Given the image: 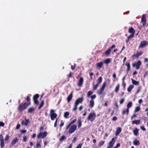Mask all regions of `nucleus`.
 I'll return each instance as SVG.
<instances>
[{
  "instance_id": "obj_18",
  "label": "nucleus",
  "mask_w": 148,
  "mask_h": 148,
  "mask_svg": "<svg viewBox=\"0 0 148 148\" xmlns=\"http://www.w3.org/2000/svg\"><path fill=\"white\" fill-rule=\"evenodd\" d=\"M121 131V129L120 127H118L116 132L115 135L116 136H118Z\"/></svg>"
},
{
  "instance_id": "obj_12",
  "label": "nucleus",
  "mask_w": 148,
  "mask_h": 148,
  "mask_svg": "<svg viewBox=\"0 0 148 148\" xmlns=\"http://www.w3.org/2000/svg\"><path fill=\"white\" fill-rule=\"evenodd\" d=\"M132 106V102H129L127 104V109L126 110V112L128 114L129 112V109Z\"/></svg>"
},
{
  "instance_id": "obj_15",
  "label": "nucleus",
  "mask_w": 148,
  "mask_h": 148,
  "mask_svg": "<svg viewBox=\"0 0 148 148\" xmlns=\"http://www.w3.org/2000/svg\"><path fill=\"white\" fill-rule=\"evenodd\" d=\"M132 83L136 86L138 85L139 84V82L138 81H136L132 78L131 79Z\"/></svg>"
},
{
  "instance_id": "obj_30",
  "label": "nucleus",
  "mask_w": 148,
  "mask_h": 148,
  "mask_svg": "<svg viewBox=\"0 0 148 148\" xmlns=\"http://www.w3.org/2000/svg\"><path fill=\"white\" fill-rule=\"evenodd\" d=\"M77 123L78 124V128H80L82 126V123L81 120L79 119H78L77 121Z\"/></svg>"
},
{
  "instance_id": "obj_49",
  "label": "nucleus",
  "mask_w": 148,
  "mask_h": 148,
  "mask_svg": "<svg viewBox=\"0 0 148 148\" xmlns=\"http://www.w3.org/2000/svg\"><path fill=\"white\" fill-rule=\"evenodd\" d=\"M77 121V119H74L72 122H71L70 123V124H73L74 123L76 122Z\"/></svg>"
},
{
  "instance_id": "obj_29",
  "label": "nucleus",
  "mask_w": 148,
  "mask_h": 148,
  "mask_svg": "<svg viewBox=\"0 0 148 148\" xmlns=\"http://www.w3.org/2000/svg\"><path fill=\"white\" fill-rule=\"evenodd\" d=\"M72 98V93L70 94L67 97V101L68 102H70Z\"/></svg>"
},
{
  "instance_id": "obj_26",
  "label": "nucleus",
  "mask_w": 148,
  "mask_h": 148,
  "mask_svg": "<svg viewBox=\"0 0 148 148\" xmlns=\"http://www.w3.org/2000/svg\"><path fill=\"white\" fill-rule=\"evenodd\" d=\"M125 65L127 66V71H128L130 70V64L129 62H127L126 63Z\"/></svg>"
},
{
  "instance_id": "obj_13",
  "label": "nucleus",
  "mask_w": 148,
  "mask_h": 148,
  "mask_svg": "<svg viewBox=\"0 0 148 148\" xmlns=\"http://www.w3.org/2000/svg\"><path fill=\"white\" fill-rule=\"evenodd\" d=\"M143 53V52L142 51H140V52L138 51L136 54L133 55V56L136 58H138L139 56L141 55Z\"/></svg>"
},
{
  "instance_id": "obj_3",
  "label": "nucleus",
  "mask_w": 148,
  "mask_h": 148,
  "mask_svg": "<svg viewBox=\"0 0 148 148\" xmlns=\"http://www.w3.org/2000/svg\"><path fill=\"white\" fill-rule=\"evenodd\" d=\"M96 114L94 112L90 113L87 118V119L88 121H90L91 122L93 121L95 119Z\"/></svg>"
},
{
  "instance_id": "obj_10",
  "label": "nucleus",
  "mask_w": 148,
  "mask_h": 148,
  "mask_svg": "<svg viewBox=\"0 0 148 148\" xmlns=\"http://www.w3.org/2000/svg\"><path fill=\"white\" fill-rule=\"evenodd\" d=\"M29 123V119H27L26 118H25V120H22L21 122L22 125H25L26 126H27Z\"/></svg>"
},
{
  "instance_id": "obj_5",
  "label": "nucleus",
  "mask_w": 148,
  "mask_h": 148,
  "mask_svg": "<svg viewBox=\"0 0 148 148\" xmlns=\"http://www.w3.org/2000/svg\"><path fill=\"white\" fill-rule=\"evenodd\" d=\"M47 134V133L45 132H40L37 136L38 138L43 139L45 138Z\"/></svg>"
},
{
  "instance_id": "obj_52",
  "label": "nucleus",
  "mask_w": 148,
  "mask_h": 148,
  "mask_svg": "<svg viewBox=\"0 0 148 148\" xmlns=\"http://www.w3.org/2000/svg\"><path fill=\"white\" fill-rule=\"evenodd\" d=\"M77 138L76 137H74L72 140V143H75L77 140Z\"/></svg>"
},
{
  "instance_id": "obj_1",
  "label": "nucleus",
  "mask_w": 148,
  "mask_h": 148,
  "mask_svg": "<svg viewBox=\"0 0 148 148\" xmlns=\"http://www.w3.org/2000/svg\"><path fill=\"white\" fill-rule=\"evenodd\" d=\"M83 100V98L82 97L79 98L76 100L73 109V111H75L77 108L78 105L79 103H81Z\"/></svg>"
},
{
  "instance_id": "obj_22",
  "label": "nucleus",
  "mask_w": 148,
  "mask_h": 148,
  "mask_svg": "<svg viewBox=\"0 0 148 148\" xmlns=\"http://www.w3.org/2000/svg\"><path fill=\"white\" fill-rule=\"evenodd\" d=\"M42 140H40L39 142L37 141L36 145V148H40L41 144L42 143Z\"/></svg>"
},
{
  "instance_id": "obj_27",
  "label": "nucleus",
  "mask_w": 148,
  "mask_h": 148,
  "mask_svg": "<svg viewBox=\"0 0 148 148\" xmlns=\"http://www.w3.org/2000/svg\"><path fill=\"white\" fill-rule=\"evenodd\" d=\"M66 137L65 136H62L60 138V142H62L64 140H66Z\"/></svg>"
},
{
  "instance_id": "obj_39",
  "label": "nucleus",
  "mask_w": 148,
  "mask_h": 148,
  "mask_svg": "<svg viewBox=\"0 0 148 148\" xmlns=\"http://www.w3.org/2000/svg\"><path fill=\"white\" fill-rule=\"evenodd\" d=\"M104 142H105V141H100L99 143V147H101L103 145V144H104Z\"/></svg>"
},
{
  "instance_id": "obj_51",
  "label": "nucleus",
  "mask_w": 148,
  "mask_h": 148,
  "mask_svg": "<svg viewBox=\"0 0 148 148\" xmlns=\"http://www.w3.org/2000/svg\"><path fill=\"white\" fill-rule=\"evenodd\" d=\"M120 146V143H118L116 146H115L113 148H118V147H119Z\"/></svg>"
},
{
  "instance_id": "obj_38",
  "label": "nucleus",
  "mask_w": 148,
  "mask_h": 148,
  "mask_svg": "<svg viewBox=\"0 0 148 148\" xmlns=\"http://www.w3.org/2000/svg\"><path fill=\"white\" fill-rule=\"evenodd\" d=\"M69 115V113L68 112H66L64 113V116L66 118H68V116Z\"/></svg>"
},
{
  "instance_id": "obj_31",
  "label": "nucleus",
  "mask_w": 148,
  "mask_h": 148,
  "mask_svg": "<svg viewBox=\"0 0 148 148\" xmlns=\"http://www.w3.org/2000/svg\"><path fill=\"white\" fill-rule=\"evenodd\" d=\"M140 109V106H138L136 107L134 110V112L136 113V112H138Z\"/></svg>"
},
{
  "instance_id": "obj_45",
  "label": "nucleus",
  "mask_w": 148,
  "mask_h": 148,
  "mask_svg": "<svg viewBox=\"0 0 148 148\" xmlns=\"http://www.w3.org/2000/svg\"><path fill=\"white\" fill-rule=\"evenodd\" d=\"M125 76L122 78V84H125V85H126V84H125L124 83V81H125Z\"/></svg>"
},
{
  "instance_id": "obj_32",
  "label": "nucleus",
  "mask_w": 148,
  "mask_h": 148,
  "mask_svg": "<svg viewBox=\"0 0 148 148\" xmlns=\"http://www.w3.org/2000/svg\"><path fill=\"white\" fill-rule=\"evenodd\" d=\"M120 88V85L119 84H118L116 86L115 89V92H117L119 90Z\"/></svg>"
},
{
  "instance_id": "obj_9",
  "label": "nucleus",
  "mask_w": 148,
  "mask_h": 148,
  "mask_svg": "<svg viewBox=\"0 0 148 148\" xmlns=\"http://www.w3.org/2000/svg\"><path fill=\"white\" fill-rule=\"evenodd\" d=\"M141 62L139 60L136 63L133 64L132 65L133 67H136V69L137 70H138L141 64Z\"/></svg>"
},
{
  "instance_id": "obj_4",
  "label": "nucleus",
  "mask_w": 148,
  "mask_h": 148,
  "mask_svg": "<svg viewBox=\"0 0 148 148\" xmlns=\"http://www.w3.org/2000/svg\"><path fill=\"white\" fill-rule=\"evenodd\" d=\"M116 138H113L108 143L107 148H112L116 141Z\"/></svg>"
},
{
  "instance_id": "obj_6",
  "label": "nucleus",
  "mask_w": 148,
  "mask_h": 148,
  "mask_svg": "<svg viewBox=\"0 0 148 148\" xmlns=\"http://www.w3.org/2000/svg\"><path fill=\"white\" fill-rule=\"evenodd\" d=\"M55 111L53 110H51L50 111V115L51 119V120H54L55 118H56L57 116V114L54 113Z\"/></svg>"
},
{
  "instance_id": "obj_58",
  "label": "nucleus",
  "mask_w": 148,
  "mask_h": 148,
  "mask_svg": "<svg viewBox=\"0 0 148 148\" xmlns=\"http://www.w3.org/2000/svg\"><path fill=\"white\" fill-rule=\"evenodd\" d=\"M126 112V110H123L122 111V114L123 116L124 115L125 113Z\"/></svg>"
},
{
  "instance_id": "obj_42",
  "label": "nucleus",
  "mask_w": 148,
  "mask_h": 148,
  "mask_svg": "<svg viewBox=\"0 0 148 148\" xmlns=\"http://www.w3.org/2000/svg\"><path fill=\"white\" fill-rule=\"evenodd\" d=\"M0 146L2 148L4 146V141H1Z\"/></svg>"
},
{
  "instance_id": "obj_17",
  "label": "nucleus",
  "mask_w": 148,
  "mask_h": 148,
  "mask_svg": "<svg viewBox=\"0 0 148 148\" xmlns=\"http://www.w3.org/2000/svg\"><path fill=\"white\" fill-rule=\"evenodd\" d=\"M138 131L139 130L137 128H135L133 130V132L134 133V135L136 136H138L139 134Z\"/></svg>"
},
{
  "instance_id": "obj_37",
  "label": "nucleus",
  "mask_w": 148,
  "mask_h": 148,
  "mask_svg": "<svg viewBox=\"0 0 148 148\" xmlns=\"http://www.w3.org/2000/svg\"><path fill=\"white\" fill-rule=\"evenodd\" d=\"M110 62V59L108 58L106 60L104 61V63L106 64H109Z\"/></svg>"
},
{
  "instance_id": "obj_14",
  "label": "nucleus",
  "mask_w": 148,
  "mask_h": 148,
  "mask_svg": "<svg viewBox=\"0 0 148 148\" xmlns=\"http://www.w3.org/2000/svg\"><path fill=\"white\" fill-rule=\"evenodd\" d=\"M18 140V138L17 137H16L12 140L11 142V144L12 145H14L17 142Z\"/></svg>"
},
{
  "instance_id": "obj_8",
  "label": "nucleus",
  "mask_w": 148,
  "mask_h": 148,
  "mask_svg": "<svg viewBox=\"0 0 148 148\" xmlns=\"http://www.w3.org/2000/svg\"><path fill=\"white\" fill-rule=\"evenodd\" d=\"M148 45V42L146 40L142 41L139 46V48H143Z\"/></svg>"
},
{
  "instance_id": "obj_41",
  "label": "nucleus",
  "mask_w": 148,
  "mask_h": 148,
  "mask_svg": "<svg viewBox=\"0 0 148 148\" xmlns=\"http://www.w3.org/2000/svg\"><path fill=\"white\" fill-rule=\"evenodd\" d=\"M9 138L10 137L8 135H6V137L5 138V141H8L9 140Z\"/></svg>"
},
{
  "instance_id": "obj_60",
  "label": "nucleus",
  "mask_w": 148,
  "mask_h": 148,
  "mask_svg": "<svg viewBox=\"0 0 148 148\" xmlns=\"http://www.w3.org/2000/svg\"><path fill=\"white\" fill-rule=\"evenodd\" d=\"M27 101L28 102H29V103H30L29 101H30V99L29 98L28 96L27 97Z\"/></svg>"
},
{
  "instance_id": "obj_63",
  "label": "nucleus",
  "mask_w": 148,
  "mask_h": 148,
  "mask_svg": "<svg viewBox=\"0 0 148 148\" xmlns=\"http://www.w3.org/2000/svg\"><path fill=\"white\" fill-rule=\"evenodd\" d=\"M103 92L102 91H101L99 90L98 92V94L99 95H101L102 94V93Z\"/></svg>"
},
{
  "instance_id": "obj_62",
  "label": "nucleus",
  "mask_w": 148,
  "mask_h": 148,
  "mask_svg": "<svg viewBox=\"0 0 148 148\" xmlns=\"http://www.w3.org/2000/svg\"><path fill=\"white\" fill-rule=\"evenodd\" d=\"M136 117V115L135 114H134L131 117V119L132 120L134 118Z\"/></svg>"
},
{
  "instance_id": "obj_25",
  "label": "nucleus",
  "mask_w": 148,
  "mask_h": 148,
  "mask_svg": "<svg viewBox=\"0 0 148 148\" xmlns=\"http://www.w3.org/2000/svg\"><path fill=\"white\" fill-rule=\"evenodd\" d=\"M140 122V120H134L132 121V124H136V125L139 124Z\"/></svg>"
},
{
  "instance_id": "obj_47",
  "label": "nucleus",
  "mask_w": 148,
  "mask_h": 148,
  "mask_svg": "<svg viewBox=\"0 0 148 148\" xmlns=\"http://www.w3.org/2000/svg\"><path fill=\"white\" fill-rule=\"evenodd\" d=\"M134 34H132L131 35H130L129 36H128V38H133L134 36Z\"/></svg>"
},
{
  "instance_id": "obj_64",
  "label": "nucleus",
  "mask_w": 148,
  "mask_h": 148,
  "mask_svg": "<svg viewBox=\"0 0 148 148\" xmlns=\"http://www.w3.org/2000/svg\"><path fill=\"white\" fill-rule=\"evenodd\" d=\"M71 125L70 124V123H69L66 127V129L67 130L68 129L69 127H70V126Z\"/></svg>"
},
{
  "instance_id": "obj_59",
  "label": "nucleus",
  "mask_w": 148,
  "mask_h": 148,
  "mask_svg": "<svg viewBox=\"0 0 148 148\" xmlns=\"http://www.w3.org/2000/svg\"><path fill=\"white\" fill-rule=\"evenodd\" d=\"M4 123L2 122H0V126H3L4 125Z\"/></svg>"
},
{
  "instance_id": "obj_20",
  "label": "nucleus",
  "mask_w": 148,
  "mask_h": 148,
  "mask_svg": "<svg viewBox=\"0 0 148 148\" xmlns=\"http://www.w3.org/2000/svg\"><path fill=\"white\" fill-rule=\"evenodd\" d=\"M134 145H139L140 144L139 141L136 139H135L133 142Z\"/></svg>"
},
{
  "instance_id": "obj_21",
  "label": "nucleus",
  "mask_w": 148,
  "mask_h": 148,
  "mask_svg": "<svg viewBox=\"0 0 148 148\" xmlns=\"http://www.w3.org/2000/svg\"><path fill=\"white\" fill-rule=\"evenodd\" d=\"M141 23L142 24L143 26H145L146 23V18H141Z\"/></svg>"
},
{
  "instance_id": "obj_7",
  "label": "nucleus",
  "mask_w": 148,
  "mask_h": 148,
  "mask_svg": "<svg viewBox=\"0 0 148 148\" xmlns=\"http://www.w3.org/2000/svg\"><path fill=\"white\" fill-rule=\"evenodd\" d=\"M77 128V125H73L70 127L69 129V133L71 134L74 132L76 130Z\"/></svg>"
},
{
  "instance_id": "obj_36",
  "label": "nucleus",
  "mask_w": 148,
  "mask_h": 148,
  "mask_svg": "<svg viewBox=\"0 0 148 148\" xmlns=\"http://www.w3.org/2000/svg\"><path fill=\"white\" fill-rule=\"evenodd\" d=\"M111 49L109 48L108 50H106L105 52V54L107 55H108L110 54V53L111 52Z\"/></svg>"
},
{
  "instance_id": "obj_48",
  "label": "nucleus",
  "mask_w": 148,
  "mask_h": 148,
  "mask_svg": "<svg viewBox=\"0 0 148 148\" xmlns=\"http://www.w3.org/2000/svg\"><path fill=\"white\" fill-rule=\"evenodd\" d=\"M34 102V103L35 104L38 105V102L37 99H33Z\"/></svg>"
},
{
  "instance_id": "obj_24",
  "label": "nucleus",
  "mask_w": 148,
  "mask_h": 148,
  "mask_svg": "<svg viewBox=\"0 0 148 148\" xmlns=\"http://www.w3.org/2000/svg\"><path fill=\"white\" fill-rule=\"evenodd\" d=\"M102 78L101 77H100L99 78L97 79V84L99 85V84L101 83L102 81Z\"/></svg>"
},
{
  "instance_id": "obj_11",
  "label": "nucleus",
  "mask_w": 148,
  "mask_h": 148,
  "mask_svg": "<svg viewBox=\"0 0 148 148\" xmlns=\"http://www.w3.org/2000/svg\"><path fill=\"white\" fill-rule=\"evenodd\" d=\"M84 82V79L82 77H80L79 80L77 84V85L79 87H81L82 85L83 84Z\"/></svg>"
},
{
  "instance_id": "obj_23",
  "label": "nucleus",
  "mask_w": 148,
  "mask_h": 148,
  "mask_svg": "<svg viewBox=\"0 0 148 148\" xmlns=\"http://www.w3.org/2000/svg\"><path fill=\"white\" fill-rule=\"evenodd\" d=\"M134 86L133 84L130 85L128 88H127V90L128 92H130L131 90L134 88Z\"/></svg>"
},
{
  "instance_id": "obj_34",
  "label": "nucleus",
  "mask_w": 148,
  "mask_h": 148,
  "mask_svg": "<svg viewBox=\"0 0 148 148\" xmlns=\"http://www.w3.org/2000/svg\"><path fill=\"white\" fill-rule=\"evenodd\" d=\"M44 105V101L43 100L41 102L40 105L39 106L38 108V109H40V108H42L43 106Z\"/></svg>"
},
{
  "instance_id": "obj_50",
  "label": "nucleus",
  "mask_w": 148,
  "mask_h": 148,
  "mask_svg": "<svg viewBox=\"0 0 148 148\" xmlns=\"http://www.w3.org/2000/svg\"><path fill=\"white\" fill-rule=\"evenodd\" d=\"M124 99H122L120 100V104H122L124 102Z\"/></svg>"
},
{
  "instance_id": "obj_43",
  "label": "nucleus",
  "mask_w": 148,
  "mask_h": 148,
  "mask_svg": "<svg viewBox=\"0 0 148 148\" xmlns=\"http://www.w3.org/2000/svg\"><path fill=\"white\" fill-rule=\"evenodd\" d=\"M99 85L97 84L96 85H93V89L94 90H96L97 89V87L99 86Z\"/></svg>"
},
{
  "instance_id": "obj_55",
  "label": "nucleus",
  "mask_w": 148,
  "mask_h": 148,
  "mask_svg": "<svg viewBox=\"0 0 148 148\" xmlns=\"http://www.w3.org/2000/svg\"><path fill=\"white\" fill-rule=\"evenodd\" d=\"M20 125L19 124H18L16 127V129L17 130L18 129L20 128Z\"/></svg>"
},
{
  "instance_id": "obj_35",
  "label": "nucleus",
  "mask_w": 148,
  "mask_h": 148,
  "mask_svg": "<svg viewBox=\"0 0 148 148\" xmlns=\"http://www.w3.org/2000/svg\"><path fill=\"white\" fill-rule=\"evenodd\" d=\"M93 93V92L92 91H90L88 92L87 93V97H90V95Z\"/></svg>"
},
{
  "instance_id": "obj_2",
  "label": "nucleus",
  "mask_w": 148,
  "mask_h": 148,
  "mask_svg": "<svg viewBox=\"0 0 148 148\" xmlns=\"http://www.w3.org/2000/svg\"><path fill=\"white\" fill-rule=\"evenodd\" d=\"M29 105V103H25L24 104L21 103L19 105L18 109L20 112H22Z\"/></svg>"
},
{
  "instance_id": "obj_46",
  "label": "nucleus",
  "mask_w": 148,
  "mask_h": 148,
  "mask_svg": "<svg viewBox=\"0 0 148 148\" xmlns=\"http://www.w3.org/2000/svg\"><path fill=\"white\" fill-rule=\"evenodd\" d=\"M4 141L3 139V137L1 134L0 135V141Z\"/></svg>"
},
{
  "instance_id": "obj_44",
  "label": "nucleus",
  "mask_w": 148,
  "mask_h": 148,
  "mask_svg": "<svg viewBox=\"0 0 148 148\" xmlns=\"http://www.w3.org/2000/svg\"><path fill=\"white\" fill-rule=\"evenodd\" d=\"M96 97V95H94L90 96V98L91 99V100H93L95 99Z\"/></svg>"
},
{
  "instance_id": "obj_16",
  "label": "nucleus",
  "mask_w": 148,
  "mask_h": 148,
  "mask_svg": "<svg viewBox=\"0 0 148 148\" xmlns=\"http://www.w3.org/2000/svg\"><path fill=\"white\" fill-rule=\"evenodd\" d=\"M103 65V62H101L99 63H97L96 64V66L98 69L101 68Z\"/></svg>"
},
{
  "instance_id": "obj_61",
  "label": "nucleus",
  "mask_w": 148,
  "mask_h": 148,
  "mask_svg": "<svg viewBox=\"0 0 148 148\" xmlns=\"http://www.w3.org/2000/svg\"><path fill=\"white\" fill-rule=\"evenodd\" d=\"M140 127L141 129L143 131H145L146 130L145 128L143 126H141Z\"/></svg>"
},
{
  "instance_id": "obj_33",
  "label": "nucleus",
  "mask_w": 148,
  "mask_h": 148,
  "mask_svg": "<svg viewBox=\"0 0 148 148\" xmlns=\"http://www.w3.org/2000/svg\"><path fill=\"white\" fill-rule=\"evenodd\" d=\"M35 109L33 108H29L28 111V112L32 113L35 110Z\"/></svg>"
},
{
  "instance_id": "obj_56",
  "label": "nucleus",
  "mask_w": 148,
  "mask_h": 148,
  "mask_svg": "<svg viewBox=\"0 0 148 148\" xmlns=\"http://www.w3.org/2000/svg\"><path fill=\"white\" fill-rule=\"evenodd\" d=\"M115 105L116 107V110H117V111L118 110V108H119L118 105L117 103H116L115 104Z\"/></svg>"
},
{
  "instance_id": "obj_28",
  "label": "nucleus",
  "mask_w": 148,
  "mask_h": 148,
  "mask_svg": "<svg viewBox=\"0 0 148 148\" xmlns=\"http://www.w3.org/2000/svg\"><path fill=\"white\" fill-rule=\"evenodd\" d=\"M129 32L131 34H134L135 31L133 28L131 27L129 29Z\"/></svg>"
},
{
  "instance_id": "obj_57",
  "label": "nucleus",
  "mask_w": 148,
  "mask_h": 148,
  "mask_svg": "<svg viewBox=\"0 0 148 148\" xmlns=\"http://www.w3.org/2000/svg\"><path fill=\"white\" fill-rule=\"evenodd\" d=\"M82 145L81 144H79L77 147L76 148H81L82 146Z\"/></svg>"
},
{
  "instance_id": "obj_54",
  "label": "nucleus",
  "mask_w": 148,
  "mask_h": 148,
  "mask_svg": "<svg viewBox=\"0 0 148 148\" xmlns=\"http://www.w3.org/2000/svg\"><path fill=\"white\" fill-rule=\"evenodd\" d=\"M21 132V133L24 134L27 132V130H22Z\"/></svg>"
},
{
  "instance_id": "obj_19",
  "label": "nucleus",
  "mask_w": 148,
  "mask_h": 148,
  "mask_svg": "<svg viewBox=\"0 0 148 148\" xmlns=\"http://www.w3.org/2000/svg\"><path fill=\"white\" fill-rule=\"evenodd\" d=\"M90 106L91 108H92L93 107L94 105V101L93 100H91L90 101Z\"/></svg>"
},
{
  "instance_id": "obj_40",
  "label": "nucleus",
  "mask_w": 148,
  "mask_h": 148,
  "mask_svg": "<svg viewBox=\"0 0 148 148\" xmlns=\"http://www.w3.org/2000/svg\"><path fill=\"white\" fill-rule=\"evenodd\" d=\"M39 97V95L38 94H36L34 95L33 97V99H37Z\"/></svg>"
},
{
  "instance_id": "obj_53",
  "label": "nucleus",
  "mask_w": 148,
  "mask_h": 148,
  "mask_svg": "<svg viewBox=\"0 0 148 148\" xmlns=\"http://www.w3.org/2000/svg\"><path fill=\"white\" fill-rule=\"evenodd\" d=\"M106 82H103V85H102V87H103L105 88L106 86Z\"/></svg>"
}]
</instances>
